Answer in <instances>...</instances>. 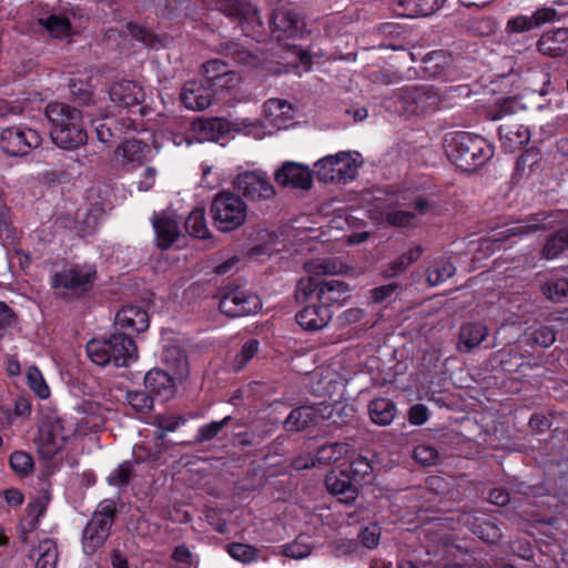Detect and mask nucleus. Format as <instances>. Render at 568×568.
I'll return each instance as SVG.
<instances>
[{
  "instance_id": "nucleus-33",
  "label": "nucleus",
  "mask_w": 568,
  "mask_h": 568,
  "mask_svg": "<svg viewBox=\"0 0 568 568\" xmlns=\"http://www.w3.org/2000/svg\"><path fill=\"white\" fill-rule=\"evenodd\" d=\"M359 156L361 154L358 152L352 153L348 151H339L336 154H329V159H334L337 165V183L346 184L355 180L358 168L361 166V162H358Z\"/></svg>"
},
{
  "instance_id": "nucleus-18",
  "label": "nucleus",
  "mask_w": 568,
  "mask_h": 568,
  "mask_svg": "<svg viewBox=\"0 0 568 568\" xmlns=\"http://www.w3.org/2000/svg\"><path fill=\"white\" fill-rule=\"evenodd\" d=\"M560 14L551 7H541L532 11L530 16L517 14L510 17L505 27V32L508 36L525 33L536 28H540L546 23L559 20Z\"/></svg>"
},
{
  "instance_id": "nucleus-55",
  "label": "nucleus",
  "mask_w": 568,
  "mask_h": 568,
  "mask_svg": "<svg viewBox=\"0 0 568 568\" xmlns=\"http://www.w3.org/2000/svg\"><path fill=\"white\" fill-rule=\"evenodd\" d=\"M133 476V465L131 462L125 460L113 469L106 477L108 485L116 488L126 487Z\"/></svg>"
},
{
  "instance_id": "nucleus-15",
  "label": "nucleus",
  "mask_w": 568,
  "mask_h": 568,
  "mask_svg": "<svg viewBox=\"0 0 568 568\" xmlns=\"http://www.w3.org/2000/svg\"><path fill=\"white\" fill-rule=\"evenodd\" d=\"M233 184L239 193L251 201L270 200L276 194L274 185L263 171H245L240 173Z\"/></svg>"
},
{
  "instance_id": "nucleus-7",
  "label": "nucleus",
  "mask_w": 568,
  "mask_h": 568,
  "mask_svg": "<svg viewBox=\"0 0 568 568\" xmlns=\"http://www.w3.org/2000/svg\"><path fill=\"white\" fill-rule=\"evenodd\" d=\"M546 220L547 214L539 212L530 215L525 223L520 222L510 227L495 231L490 235L479 239V250L485 251L486 254H490L501 248L506 250L511 247L513 244L517 242V239H521L525 235L544 229L546 226Z\"/></svg>"
},
{
  "instance_id": "nucleus-52",
  "label": "nucleus",
  "mask_w": 568,
  "mask_h": 568,
  "mask_svg": "<svg viewBox=\"0 0 568 568\" xmlns=\"http://www.w3.org/2000/svg\"><path fill=\"white\" fill-rule=\"evenodd\" d=\"M9 466L18 476L27 477L34 468L32 456L24 450H14L9 456Z\"/></svg>"
},
{
  "instance_id": "nucleus-16",
  "label": "nucleus",
  "mask_w": 568,
  "mask_h": 568,
  "mask_svg": "<svg viewBox=\"0 0 568 568\" xmlns=\"http://www.w3.org/2000/svg\"><path fill=\"white\" fill-rule=\"evenodd\" d=\"M108 93L114 106L129 111L139 108V114L144 115V106L141 104L145 99V92L138 82L132 80L116 81L110 85Z\"/></svg>"
},
{
  "instance_id": "nucleus-12",
  "label": "nucleus",
  "mask_w": 568,
  "mask_h": 568,
  "mask_svg": "<svg viewBox=\"0 0 568 568\" xmlns=\"http://www.w3.org/2000/svg\"><path fill=\"white\" fill-rule=\"evenodd\" d=\"M74 433V428L71 425L67 426L63 418L55 417L43 422L36 440L40 457L52 459L63 449Z\"/></svg>"
},
{
  "instance_id": "nucleus-49",
  "label": "nucleus",
  "mask_w": 568,
  "mask_h": 568,
  "mask_svg": "<svg viewBox=\"0 0 568 568\" xmlns=\"http://www.w3.org/2000/svg\"><path fill=\"white\" fill-rule=\"evenodd\" d=\"M519 101L516 97H507L497 100L495 104L489 106L487 110V118L491 121H498L507 115H511L517 112Z\"/></svg>"
},
{
  "instance_id": "nucleus-25",
  "label": "nucleus",
  "mask_w": 568,
  "mask_h": 568,
  "mask_svg": "<svg viewBox=\"0 0 568 568\" xmlns=\"http://www.w3.org/2000/svg\"><path fill=\"white\" fill-rule=\"evenodd\" d=\"M214 100V92L202 81H187L181 91L182 104L193 111L207 109Z\"/></svg>"
},
{
  "instance_id": "nucleus-34",
  "label": "nucleus",
  "mask_w": 568,
  "mask_h": 568,
  "mask_svg": "<svg viewBox=\"0 0 568 568\" xmlns=\"http://www.w3.org/2000/svg\"><path fill=\"white\" fill-rule=\"evenodd\" d=\"M424 250L420 245H415L408 251L402 253L399 256L385 264L382 270L384 278H394L404 273L412 264L418 261Z\"/></svg>"
},
{
  "instance_id": "nucleus-37",
  "label": "nucleus",
  "mask_w": 568,
  "mask_h": 568,
  "mask_svg": "<svg viewBox=\"0 0 568 568\" xmlns=\"http://www.w3.org/2000/svg\"><path fill=\"white\" fill-rule=\"evenodd\" d=\"M156 245L161 250L170 248L180 235L179 224L174 219L163 216L153 222Z\"/></svg>"
},
{
  "instance_id": "nucleus-19",
  "label": "nucleus",
  "mask_w": 568,
  "mask_h": 568,
  "mask_svg": "<svg viewBox=\"0 0 568 568\" xmlns=\"http://www.w3.org/2000/svg\"><path fill=\"white\" fill-rule=\"evenodd\" d=\"M91 125L98 140L102 143H109L114 138H119L121 134L129 131H136L139 128L136 120L130 116H121L118 119L109 114L92 119Z\"/></svg>"
},
{
  "instance_id": "nucleus-50",
  "label": "nucleus",
  "mask_w": 568,
  "mask_h": 568,
  "mask_svg": "<svg viewBox=\"0 0 568 568\" xmlns=\"http://www.w3.org/2000/svg\"><path fill=\"white\" fill-rule=\"evenodd\" d=\"M27 384L29 388L34 393V395L41 399H47L50 397V388L47 384L42 372L38 366L31 365L27 369Z\"/></svg>"
},
{
  "instance_id": "nucleus-62",
  "label": "nucleus",
  "mask_w": 568,
  "mask_h": 568,
  "mask_svg": "<svg viewBox=\"0 0 568 568\" xmlns=\"http://www.w3.org/2000/svg\"><path fill=\"white\" fill-rule=\"evenodd\" d=\"M219 52L224 57L233 59L237 63H244L250 58V52L235 41L222 42Z\"/></svg>"
},
{
  "instance_id": "nucleus-47",
  "label": "nucleus",
  "mask_w": 568,
  "mask_h": 568,
  "mask_svg": "<svg viewBox=\"0 0 568 568\" xmlns=\"http://www.w3.org/2000/svg\"><path fill=\"white\" fill-rule=\"evenodd\" d=\"M373 460L367 456L358 455L351 460L348 466V475L354 480V484L371 483L373 474Z\"/></svg>"
},
{
  "instance_id": "nucleus-53",
  "label": "nucleus",
  "mask_w": 568,
  "mask_h": 568,
  "mask_svg": "<svg viewBox=\"0 0 568 568\" xmlns=\"http://www.w3.org/2000/svg\"><path fill=\"white\" fill-rule=\"evenodd\" d=\"M186 419L181 415H158L152 425L158 427L154 432L158 439H163L165 433L175 432L180 426L184 425Z\"/></svg>"
},
{
  "instance_id": "nucleus-14",
  "label": "nucleus",
  "mask_w": 568,
  "mask_h": 568,
  "mask_svg": "<svg viewBox=\"0 0 568 568\" xmlns=\"http://www.w3.org/2000/svg\"><path fill=\"white\" fill-rule=\"evenodd\" d=\"M305 27L304 18L288 6L274 8L268 19L270 33L277 42L301 38Z\"/></svg>"
},
{
  "instance_id": "nucleus-29",
  "label": "nucleus",
  "mask_w": 568,
  "mask_h": 568,
  "mask_svg": "<svg viewBox=\"0 0 568 568\" xmlns=\"http://www.w3.org/2000/svg\"><path fill=\"white\" fill-rule=\"evenodd\" d=\"M230 132L229 123L221 118L200 119L192 123L193 136L199 142H217Z\"/></svg>"
},
{
  "instance_id": "nucleus-31",
  "label": "nucleus",
  "mask_w": 568,
  "mask_h": 568,
  "mask_svg": "<svg viewBox=\"0 0 568 568\" xmlns=\"http://www.w3.org/2000/svg\"><path fill=\"white\" fill-rule=\"evenodd\" d=\"M541 54L561 57L568 51V28H557L544 33L537 42Z\"/></svg>"
},
{
  "instance_id": "nucleus-58",
  "label": "nucleus",
  "mask_w": 568,
  "mask_h": 568,
  "mask_svg": "<svg viewBox=\"0 0 568 568\" xmlns=\"http://www.w3.org/2000/svg\"><path fill=\"white\" fill-rule=\"evenodd\" d=\"M231 420L232 416L227 415L221 420H213L200 426L195 435V442L202 444L214 439Z\"/></svg>"
},
{
  "instance_id": "nucleus-30",
  "label": "nucleus",
  "mask_w": 568,
  "mask_h": 568,
  "mask_svg": "<svg viewBox=\"0 0 568 568\" xmlns=\"http://www.w3.org/2000/svg\"><path fill=\"white\" fill-rule=\"evenodd\" d=\"M103 214L104 209L100 202L78 209L74 216V229L78 235L84 237L94 234Z\"/></svg>"
},
{
  "instance_id": "nucleus-26",
  "label": "nucleus",
  "mask_w": 568,
  "mask_h": 568,
  "mask_svg": "<svg viewBox=\"0 0 568 568\" xmlns=\"http://www.w3.org/2000/svg\"><path fill=\"white\" fill-rule=\"evenodd\" d=\"M150 144L141 140H125L115 149V158L122 165L138 168L153 156Z\"/></svg>"
},
{
  "instance_id": "nucleus-9",
  "label": "nucleus",
  "mask_w": 568,
  "mask_h": 568,
  "mask_svg": "<svg viewBox=\"0 0 568 568\" xmlns=\"http://www.w3.org/2000/svg\"><path fill=\"white\" fill-rule=\"evenodd\" d=\"M396 102L407 115H426L439 109L442 94L429 84L412 85L399 89L396 94Z\"/></svg>"
},
{
  "instance_id": "nucleus-43",
  "label": "nucleus",
  "mask_w": 568,
  "mask_h": 568,
  "mask_svg": "<svg viewBox=\"0 0 568 568\" xmlns=\"http://www.w3.org/2000/svg\"><path fill=\"white\" fill-rule=\"evenodd\" d=\"M184 226L186 232L195 239L207 240L211 237L203 207L192 210L184 222Z\"/></svg>"
},
{
  "instance_id": "nucleus-22",
  "label": "nucleus",
  "mask_w": 568,
  "mask_h": 568,
  "mask_svg": "<svg viewBox=\"0 0 568 568\" xmlns=\"http://www.w3.org/2000/svg\"><path fill=\"white\" fill-rule=\"evenodd\" d=\"M306 305L296 313V323L304 329L317 332L327 326L332 321L333 311L316 301L301 297Z\"/></svg>"
},
{
  "instance_id": "nucleus-35",
  "label": "nucleus",
  "mask_w": 568,
  "mask_h": 568,
  "mask_svg": "<svg viewBox=\"0 0 568 568\" xmlns=\"http://www.w3.org/2000/svg\"><path fill=\"white\" fill-rule=\"evenodd\" d=\"M317 419L316 409L312 406H298L291 410L283 422L286 432H303L312 426Z\"/></svg>"
},
{
  "instance_id": "nucleus-27",
  "label": "nucleus",
  "mask_w": 568,
  "mask_h": 568,
  "mask_svg": "<svg viewBox=\"0 0 568 568\" xmlns=\"http://www.w3.org/2000/svg\"><path fill=\"white\" fill-rule=\"evenodd\" d=\"M37 23L53 39L63 40L73 34L71 18L67 10H52L39 17Z\"/></svg>"
},
{
  "instance_id": "nucleus-44",
  "label": "nucleus",
  "mask_w": 568,
  "mask_h": 568,
  "mask_svg": "<svg viewBox=\"0 0 568 568\" xmlns=\"http://www.w3.org/2000/svg\"><path fill=\"white\" fill-rule=\"evenodd\" d=\"M566 250H568V225L560 227L547 239L541 250V255L546 260H554Z\"/></svg>"
},
{
  "instance_id": "nucleus-28",
  "label": "nucleus",
  "mask_w": 568,
  "mask_h": 568,
  "mask_svg": "<svg viewBox=\"0 0 568 568\" xmlns=\"http://www.w3.org/2000/svg\"><path fill=\"white\" fill-rule=\"evenodd\" d=\"M325 486L327 490L338 497L341 503L349 504L358 496V488L347 471L342 470L339 474L334 471L325 477Z\"/></svg>"
},
{
  "instance_id": "nucleus-23",
  "label": "nucleus",
  "mask_w": 568,
  "mask_h": 568,
  "mask_svg": "<svg viewBox=\"0 0 568 568\" xmlns=\"http://www.w3.org/2000/svg\"><path fill=\"white\" fill-rule=\"evenodd\" d=\"M353 450V446L348 443L335 442L320 446L315 454L310 456L306 463L295 462L296 468L306 469L311 467H323L337 463Z\"/></svg>"
},
{
  "instance_id": "nucleus-5",
  "label": "nucleus",
  "mask_w": 568,
  "mask_h": 568,
  "mask_svg": "<svg viewBox=\"0 0 568 568\" xmlns=\"http://www.w3.org/2000/svg\"><path fill=\"white\" fill-rule=\"evenodd\" d=\"M210 215L217 231L230 233L245 223L247 205L239 194L220 191L211 201Z\"/></svg>"
},
{
  "instance_id": "nucleus-10",
  "label": "nucleus",
  "mask_w": 568,
  "mask_h": 568,
  "mask_svg": "<svg viewBox=\"0 0 568 568\" xmlns=\"http://www.w3.org/2000/svg\"><path fill=\"white\" fill-rule=\"evenodd\" d=\"M219 310L229 317L256 314L262 308L260 296L235 282L221 288Z\"/></svg>"
},
{
  "instance_id": "nucleus-38",
  "label": "nucleus",
  "mask_w": 568,
  "mask_h": 568,
  "mask_svg": "<svg viewBox=\"0 0 568 568\" xmlns=\"http://www.w3.org/2000/svg\"><path fill=\"white\" fill-rule=\"evenodd\" d=\"M125 400L132 410L129 414L141 422H146L154 406L153 397L144 390H128Z\"/></svg>"
},
{
  "instance_id": "nucleus-41",
  "label": "nucleus",
  "mask_w": 568,
  "mask_h": 568,
  "mask_svg": "<svg viewBox=\"0 0 568 568\" xmlns=\"http://www.w3.org/2000/svg\"><path fill=\"white\" fill-rule=\"evenodd\" d=\"M541 155L539 150L535 148L526 149L516 161V166L511 175L514 183H519L525 176H528L530 172L535 170V166L539 165Z\"/></svg>"
},
{
  "instance_id": "nucleus-46",
  "label": "nucleus",
  "mask_w": 568,
  "mask_h": 568,
  "mask_svg": "<svg viewBox=\"0 0 568 568\" xmlns=\"http://www.w3.org/2000/svg\"><path fill=\"white\" fill-rule=\"evenodd\" d=\"M417 215L415 211L394 209L385 212L384 220L392 227L413 230L418 225Z\"/></svg>"
},
{
  "instance_id": "nucleus-32",
  "label": "nucleus",
  "mask_w": 568,
  "mask_h": 568,
  "mask_svg": "<svg viewBox=\"0 0 568 568\" xmlns=\"http://www.w3.org/2000/svg\"><path fill=\"white\" fill-rule=\"evenodd\" d=\"M498 134L504 148L515 152L530 141V130L524 124H503L498 128Z\"/></svg>"
},
{
  "instance_id": "nucleus-2",
  "label": "nucleus",
  "mask_w": 568,
  "mask_h": 568,
  "mask_svg": "<svg viewBox=\"0 0 568 568\" xmlns=\"http://www.w3.org/2000/svg\"><path fill=\"white\" fill-rule=\"evenodd\" d=\"M346 266L336 257L317 258L305 263L307 277L298 281L296 297L316 301L332 310L342 306L351 298V286L335 275L343 274Z\"/></svg>"
},
{
  "instance_id": "nucleus-64",
  "label": "nucleus",
  "mask_w": 568,
  "mask_h": 568,
  "mask_svg": "<svg viewBox=\"0 0 568 568\" xmlns=\"http://www.w3.org/2000/svg\"><path fill=\"white\" fill-rule=\"evenodd\" d=\"M382 528L377 523H371L362 528L358 538L367 549H375L379 545Z\"/></svg>"
},
{
  "instance_id": "nucleus-48",
  "label": "nucleus",
  "mask_w": 568,
  "mask_h": 568,
  "mask_svg": "<svg viewBox=\"0 0 568 568\" xmlns=\"http://www.w3.org/2000/svg\"><path fill=\"white\" fill-rule=\"evenodd\" d=\"M456 271V267L448 261L436 260L426 271V281L430 286L439 285L448 280Z\"/></svg>"
},
{
  "instance_id": "nucleus-61",
  "label": "nucleus",
  "mask_w": 568,
  "mask_h": 568,
  "mask_svg": "<svg viewBox=\"0 0 568 568\" xmlns=\"http://www.w3.org/2000/svg\"><path fill=\"white\" fill-rule=\"evenodd\" d=\"M413 459L423 467H429L437 464L439 453L434 446L422 444L415 446Z\"/></svg>"
},
{
  "instance_id": "nucleus-42",
  "label": "nucleus",
  "mask_w": 568,
  "mask_h": 568,
  "mask_svg": "<svg viewBox=\"0 0 568 568\" xmlns=\"http://www.w3.org/2000/svg\"><path fill=\"white\" fill-rule=\"evenodd\" d=\"M32 558L36 557L34 568H55L58 561V546L52 539H44L39 542L32 551Z\"/></svg>"
},
{
  "instance_id": "nucleus-57",
  "label": "nucleus",
  "mask_w": 568,
  "mask_h": 568,
  "mask_svg": "<svg viewBox=\"0 0 568 568\" xmlns=\"http://www.w3.org/2000/svg\"><path fill=\"white\" fill-rule=\"evenodd\" d=\"M69 89L75 102L89 105L92 101L93 89L88 80L70 79Z\"/></svg>"
},
{
  "instance_id": "nucleus-13",
  "label": "nucleus",
  "mask_w": 568,
  "mask_h": 568,
  "mask_svg": "<svg viewBox=\"0 0 568 568\" xmlns=\"http://www.w3.org/2000/svg\"><path fill=\"white\" fill-rule=\"evenodd\" d=\"M394 206L412 207L418 215H426L435 209L436 203L429 197L437 194L435 186L426 181L410 182L397 187Z\"/></svg>"
},
{
  "instance_id": "nucleus-40",
  "label": "nucleus",
  "mask_w": 568,
  "mask_h": 568,
  "mask_svg": "<svg viewBox=\"0 0 568 568\" xmlns=\"http://www.w3.org/2000/svg\"><path fill=\"white\" fill-rule=\"evenodd\" d=\"M396 412V404L389 398H375L368 405L371 420L379 426L389 425L394 420Z\"/></svg>"
},
{
  "instance_id": "nucleus-24",
  "label": "nucleus",
  "mask_w": 568,
  "mask_h": 568,
  "mask_svg": "<svg viewBox=\"0 0 568 568\" xmlns=\"http://www.w3.org/2000/svg\"><path fill=\"white\" fill-rule=\"evenodd\" d=\"M274 179L282 186L310 190L313 184V172L306 165L296 162H285L275 172Z\"/></svg>"
},
{
  "instance_id": "nucleus-45",
  "label": "nucleus",
  "mask_w": 568,
  "mask_h": 568,
  "mask_svg": "<svg viewBox=\"0 0 568 568\" xmlns=\"http://www.w3.org/2000/svg\"><path fill=\"white\" fill-rule=\"evenodd\" d=\"M525 336L528 344L542 348L551 346L556 341V332L554 327L546 324H538L528 327Z\"/></svg>"
},
{
  "instance_id": "nucleus-63",
  "label": "nucleus",
  "mask_w": 568,
  "mask_h": 568,
  "mask_svg": "<svg viewBox=\"0 0 568 568\" xmlns=\"http://www.w3.org/2000/svg\"><path fill=\"white\" fill-rule=\"evenodd\" d=\"M229 68L230 65L220 59H211L204 62L202 65V73L205 83L210 85L213 81L225 73Z\"/></svg>"
},
{
  "instance_id": "nucleus-17",
  "label": "nucleus",
  "mask_w": 568,
  "mask_h": 568,
  "mask_svg": "<svg viewBox=\"0 0 568 568\" xmlns=\"http://www.w3.org/2000/svg\"><path fill=\"white\" fill-rule=\"evenodd\" d=\"M494 145L481 135L464 132V172H474L494 156Z\"/></svg>"
},
{
  "instance_id": "nucleus-1",
  "label": "nucleus",
  "mask_w": 568,
  "mask_h": 568,
  "mask_svg": "<svg viewBox=\"0 0 568 568\" xmlns=\"http://www.w3.org/2000/svg\"><path fill=\"white\" fill-rule=\"evenodd\" d=\"M114 324L122 332L95 337L87 343V355L98 366L113 364L116 367H125L130 361L136 359L138 347L131 334L146 331L150 321L142 307L125 305L116 312Z\"/></svg>"
},
{
  "instance_id": "nucleus-59",
  "label": "nucleus",
  "mask_w": 568,
  "mask_h": 568,
  "mask_svg": "<svg viewBox=\"0 0 568 568\" xmlns=\"http://www.w3.org/2000/svg\"><path fill=\"white\" fill-rule=\"evenodd\" d=\"M336 168L334 159L332 160L329 155H326L315 163V175L320 182L337 183L338 173Z\"/></svg>"
},
{
  "instance_id": "nucleus-20",
  "label": "nucleus",
  "mask_w": 568,
  "mask_h": 568,
  "mask_svg": "<svg viewBox=\"0 0 568 568\" xmlns=\"http://www.w3.org/2000/svg\"><path fill=\"white\" fill-rule=\"evenodd\" d=\"M494 363L499 367L501 372L508 374H518L517 377H514L517 382H526L531 377V371L538 365L531 364L526 357L514 348H503L498 351L494 357Z\"/></svg>"
},
{
  "instance_id": "nucleus-51",
  "label": "nucleus",
  "mask_w": 568,
  "mask_h": 568,
  "mask_svg": "<svg viewBox=\"0 0 568 568\" xmlns=\"http://www.w3.org/2000/svg\"><path fill=\"white\" fill-rule=\"evenodd\" d=\"M444 150L447 159L456 168H460L462 161V132L452 131L445 134Z\"/></svg>"
},
{
  "instance_id": "nucleus-56",
  "label": "nucleus",
  "mask_w": 568,
  "mask_h": 568,
  "mask_svg": "<svg viewBox=\"0 0 568 568\" xmlns=\"http://www.w3.org/2000/svg\"><path fill=\"white\" fill-rule=\"evenodd\" d=\"M227 554L236 561L250 564L257 559L258 549L252 545L231 542L226 546Z\"/></svg>"
},
{
  "instance_id": "nucleus-4",
  "label": "nucleus",
  "mask_w": 568,
  "mask_h": 568,
  "mask_svg": "<svg viewBox=\"0 0 568 568\" xmlns=\"http://www.w3.org/2000/svg\"><path fill=\"white\" fill-rule=\"evenodd\" d=\"M98 280V270L91 263L67 264L50 277L57 298L79 301L85 298Z\"/></svg>"
},
{
  "instance_id": "nucleus-60",
  "label": "nucleus",
  "mask_w": 568,
  "mask_h": 568,
  "mask_svg": "<svg viewBox=\"0 0 568 568\" xmlns=\"http://www.w3.org/2000/svg\"><path fill=\"white\" fill-rule=\"evenodd\" d=\"M260 342L256 338L247 339L236 354L233 362V367L236 372L242 371L247 363L257 354Z\"/></svg>"
},
{
  "instance_id": "nucleus-54",
  "label": "nucleus",
  "mask_w": 568,
  "mask_h": 568,
  "mask_svg": "<svg viewBox=\"0 0 568 568\" xmlns=\"http://www.w3.org/2000/svg\"><path fill=\"white\" fill-rule=\"evenodd\" d=\"M488 336V328L480 323L464 325V347L468 351L478 346Z\"/></svg>"
},
{
  "instance_id": "nucleus-3",
  "label": "nucleus",
  "mask_w": 568,
  "mask_h": 568,
  "mask_svg": "<svg viewBox=\"0 0 568 568\" xmlns=\"http://www.w3.org/2000/svg\"><path fill=\"white\" fill-rule=\"evenodd\" d=\"M52 142L63 150H75L87 143L88 133L80 110L62 102L45 108Z\"/></svg>"
},
{
  "instance_id": "nucleus-36",
  "label": "nucleus",
  "mask_w": 568,
  "mask_h": 568,
  "mask_svg": "<svg viewBox=\"0 0 568 568\" xmlns=\"http://www.w3.org/2000/svg\"><path fill=\"white\" fill-rule=\"evenodd\" d=\"M144 386L150 393L170 398L174 393V381L164 371L154 368L144 377Z\"/></svg>"
},
{
  "instance_id": "nucleus-6",
  "label": "nucleus",
  "mask_w": 568,
  "mask_h": 568,
  "mask_svg": "<svg viewBox=\"0 0 568 568\" xmlns=\"http://www.w3.org/2000/svg\"><path fill=\"white\" fill-rule=\"evenodd\" d=\"M219 10L226 17L239 22L244 36L264 42L267 30L263 23L258 9L251 2L241 0H217Z\"/></svg>"
},
{
  "instance_id": "nucleus-11",
  "label": "nucleus",
  "mask_w": 568,
  "mask_h": 568,
  "mask_svg": "<svg viewBox=\"0 0 568 568\" xmlns=\"http://www.w3.org/2000/svg\"><path fill=\"white\" fill-rule=\"evenodd\" d=\"M41 143L40 133L27 124L7 126L0 132V149L10 158L27 156Z\"/></svg>"
},
{
  "instance_id": "nucleus-21",
  "label": "nucleus",
  "mask_w": 568,
  "mask_h": 568,
  "mask_svg": "<svg viewBox=\"0 0 568 568\" xmlns=\"http://www.w3.org/2000/svg\"><path fill=\"white\" fill-rule=\"evenodd\" d=\"M464 524L475 536L487 544H496L503 536L499 519L495 514L481 511L467 514Z\"/></svg>"
},
{
  "instance_id": "nucleus-8",
  "label": "nucleus",
  "mask_w": 568,
  "mask_h": 568,
  "mask_svg": "<svg viewBox=\"0 0 568 568\" xmlns=\"http://www.w3.org/2000/svg\"><path fill=\"white\" fill-rule=\"evenodd\" d=\"M116 517V508L111 500L100 503L82 532V548L85 555H93L109 538Z\"/></svg>"
},
{
  "instance_id": "nucleus-39",
  "label": "nucleus",
  "mask_w": 568,
  "mask_h": 568,
  "mask_svg": "<svg viewBox=\"0 0 568 568\" xmlns=\"http://www.w3.org/2000/svg\"><path fill=\"white\" fill-rule=\"evenodd\" d=\"M544 295L557 303L568 296V271L561 270L550 274L545 284L541 286Z\"/></svg>"
}]
</instances>
